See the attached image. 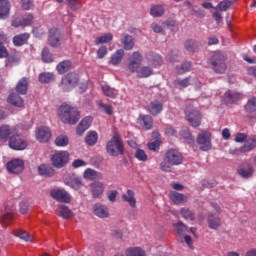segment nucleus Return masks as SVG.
<instances>
[{"mask_svg":"<svg viewBox=\"0 0 256 256\" xmlns=\"http://www.w3.org/2000/svg\"><path fill=\"white\" fill-rule=\"evenodd\" d=\"M142 63L143 55L139 52H134L129 59L128 71H130V73H137V77L140 79H147V77H151V75H153V68L149 66L141 67Z\"/></svg>","mask_w":256,"mask_h":256,"instance_id":"f257e3e1","label":"nucleus"},{"mask_svg":"<svg viewBox=\"0 0 256 256\" xmlns=\"http://www.w3.org/2000/svg\"><path fill=\"white\" fill-rule=\"evenodd\" d=\"M58 117L64 125H77V123H79V119H81V114L77 107L63 103L58 108Z\"/></svg>","mask_w":256,"mask_h":256,"instance_id":"f03ea898","label":"nucleus"},{"mask_svg":"<svg viewBox=\"0 0 256 256\" xmlns=\"http://www.w3.org/2000/svg\"><path fill=\"white\" fill-rule=\"evenodd\" d=\"M183 163V155L175 149H170L164 156V161L161 162L160 167L166 173L171 171V165H181Z\"/></svg>","mask_w":256,"mask_h":256,"instance_id":"7ed1b4c3","label":"nucleus"},{"mask_svg":"<svg viewBox=\"0 0 256 256\" xmlns=\"http://www.w3.org/2000/svg\"><path fill=\"white\" fill-rule=\"evenodd\" d=\"M106 151L111 157H119L125 153V145L119 134H115L106 144Z\"/></svg>","mask_w":256,"mask_h":256,"instance_id":"20e7f679","label":"nucleus"},{"mask_svg":"<svg viewBox=\"0 0 256 256\" xmlns=\"http://www.w3.org/2000/svg\"><path fill=\"white\" fill-rule=\"evenodd\" d=\"M77 83H79V74L70 72L62 78L59 87L62 91L69 93V91L77 87Z\"/></svg>","mask_w":256,"mask_h":256,"instance_id":"39448f33","label":"nucleus"},{"mask_svg":"<svg viewBox=\"0 0 256 256\" xmlns=\"http://www.w3.org/2000/svg\"><path fill=\"white\" fill-rule=\"evenodd\" d=\"M52 165L56 167V169H61L69 163V153L65 150L57 151L51 157Z\"/></svg>","mask_w":256,"mask_h":256,"instance_id":"423d86ee","label":"nucleus"},{"mask_svg":"<svg viewBox=\"0 0 256 256\" xmlns=\"http://www.w3.org/2000/svg\"><path fill=\"white\" fill-rule=\"evenodd\" d=\"M211 65L216 73H225L227 65L225 64V56L221 52H215L211 58Z\"/></svg>","mask_w":256,"mask_h":256,"instance_id":"0eeeda50","label":"nucleus"},{"mask_svg":"<svg viewBox=\"0 0 256 256\" xmlns=\"http://www.w3.org/2000/svg\"><path fill=\"white\" fill-rule=\"evenodd\" d=\"M8 145L10 149H14V151H23L24 149H27V141H25V139L19 135L18 130L16 131V134L10 136Z\"/></svg>","mask_w":256,"mask_h":256,"instance_id":"6e6552de","label":"nucleus"},{"mask_svg":"<svg viewBox=\"0 0 256 256\" xmlns=\"http://www.w3.org/2000/svg\"><path fill=\"white\" fill-rule=\"evenodd\" d=\"M185 114L188 123H190L192 127H199V125H201V113H199V110L189 106L186 108Z\"/></svg>","mask_w":256,"mask_h":256,"instance_id":"1a4fd4ad","label":"nucleus"},{"mask_svg":"<svg viewBox=\"0 0 256 256\" xmlns=\"http://www.w3.org/2000/svg\"><path fill=\"white\" fill-rule=\"evenodd\" d=\"M6 169L8 173L19 175V173H23V170L25 169V162L19 158L12 159L7 162Z\"/></svg>","mask_w":256,"mask_h":256,"instance_id":"9d476101","label":"nucleus"},{"mask_svg":"<svg viewBox=\"0 0 256 256\" xmlns=\"http://www.w3.org/2000/svg\"><path fill=\"white\" fill-rule=\"evenodd\" d=\"M50 196L52 197V199L60 201L61 203H71V195H69V193H67V191L63 189H52L50 191Z\"/></svg>","mask_w":256,"mask_h":256,"instance_id":"9b49d317","label":"nucleus"},{"mask_svg":"<svg viewBox=\"0 0 256 256\" xmlns=\"http://www.w3.org/2000/svg\"><path fill=\"white\" fill-rule=\"evenodd\" d=\"M35 135L39 143H49L51 140V129L46 126H40L36 129Z\"/></svg>","mask_w":256,"mask_h":256,"instance_id":"f8f14e48","label":"nucleus"},{"mask_svg":"<svg viewBox=\"0 0 256 256\" xmlns=\"http://www.w3.org/2000/svg\"><path fill=\"white\" fill-rule=\"evenodd\" d=\"M13 219V209H11V207L6 206L0 211V223L2 227H7L8 225H11Z\"/></svg>","mask_w":256,"mask_h":256,"instance_id":"ddd939ff","label":"nucleus"},{"mask_svg":"<svg viewBox=\"0 0 256 256\" xmlns=\"http://www.w3.org/2000/svg\"><path fill=\"white\" fill-rule=\"evenodd\" d=\"M197 143L202 151H209L211 149V134L209 132L200 133L197 137Z\"/></svg>","mask_w":256,"mask_h":256,"instance_id":"4468645a","label":"nucleus"},{"mask_svg":"<svg viewBox=\"0 0 256 256\" xmlns=\"http://www.w3.org/2000/svg\"><path fill=\"white\" fill-rule=\"evenodd\" d=\"M31 23H33V14H26L24 16L14 18L12 20V27H28Z\"/></svg>","mask_w":256,"mask_h":256,"instance_id":"2eb2a0df","label":"nucleus"},{"mask_svg":"<svg viewBox=\"0 0 256 256\" xmlns=\"http://www.w3.org/2000/svg\"><path fill=\"white\" fill-rule=\"evenodd\" d=\"M12 135H17V127H10L9 125L0 126L1 141H9Z\"/></svg>","mask_w":256,"mask_h":256,"instance_id":"dca6fc26","label":"nucleus"},{"mask_svg":"<svg viewBox=\"0 0 256 256\" xmlns=\"http://www.w3.org/2000/svg\"><path fill=\"white\" fill-rule=\"evenodd\" d=\"M48 43L51 47H59V45H61V33H59L57 28L50 29Z\"/></svg>","mask_w":256,"mask_h":256,"instance_id":"f3484780","label":"nucleus"},{"mask_svg":"<svg viewBox=\"0 0 256 256\" xmlns=\"http://www.w3.org/2000/svg\"><path fill=\"white\" fill-rule=\"evenodd\" d=\"M92 123H93L92 117L86 116L85 118H83L76 127V134L79 136L83 135L85 131H87V129L91 127Z\"/></svg>","mask_w":256,"mask_h":256,"instance_id":"a211bd4d","label":"nucleus"},{"mask_svg":"<svg viewBox=\"0 0 256 256\" xmlns=\"http://www.w3.org/2000/svg\"><path fill=\"white\" fill-rule=\"evenodd\" d=\"M93 213L99 219H107L109 217V208L106 205L97 203L93 206Z\"/></svg>","mask_w":256,"mask_h":256,"instance_id":"6ab92c4d","label":"nucleus"},{"mask_svg":"<svg viewBox=\"0 0 256 256\" xmlns=\"http://www.w3.org/2000/svg\"><path fill=\"white\" fill-rule=\"evenodd\" d=\"M137 123L142 129L147 131L153 127V118L150 115L140 114Z\"/></svg>","mask_w":256,"mask_h":256,"instance_id":"aec40b11","label":"nucleus"},{"mask_svg":"<svg viewBox=\"0 0 256 256\" xmlns=\"http://www.w3.org/2000/svg\"><path fill=\"white\" fill-rule=\"evenodd\" d=\"M56 213H58L59 217H61L62 219L69 220L73 218V211L64 204H59L57 206Z\"/></svg>","mask_w":256,"mask_h":256,"instance_id":"412c9836","label":"nucleus"},{"mask_svg":"<svg viewBox=\"0 0 256 256\" xmlns=\"http://www.w3.org/2000/svg\"><path fill=\"white\" fill-rule=\"evenodd\" d=\"M146 109L151 115H159L163 111V104L159 100H153L147 105Z\"/></svg>","mask_w":256,"mask_h":256,"instance_id":"4be33fe9","label":"nucleus"},{"mask_svg":"<svg viewBox=\"0 0 256 256\" xmlns=\"http://www.w3.org/2000/svg\"><path fill=\"white\" fill-rule=\"evenodd\" d=\"M91 193L94 199H99L101 195L105 192V186L102 182H93L90 185Z\"/></svg>","mask_w":256,"mask_h":256,"instance_id":"5701e85b","label":"nucleus"},{"mask_svg":"<svg viewBox=\"0 0 256 256\" xmlns=\"http://www.w3.org/2000/svg\"><path fill=\"white\" fill-rule=\"evenodd\" d=\"M11 11L9 0H0V19H7Z\"/></svg>","mask_w":256,"mask_h":256,"instance_id":"b1692460","label":"nucleus"},{"mask_svg":"<svg viewBox=\"0 0 256 256\" xmlns=\"http://www.w3.org/2000/svg\"><path fill=\"white\" fill-rule=\"evenodd\" d=\"M123 201H126L132 209L137 207V199H135V192L133 190H127L126 194L122 195Z\"/></svg>","mask_w":256,"mask_h":256,"instance_id":"393cba45","label":"nucleus"},{"mask_svg":"<svg viewBox=\"0 0 256 256\" xmlns=\"http://www.w3.org/2000/svg\"><path fill=\"white\" fill-rule=\"evenodd\" d=\"M16 93L19 95H27V89H29V80L22 78L16 85Z\"/></svg>","mask_w":256,"mask_h":256,"instance_id":"a878e982","label":"nucleus"},{"mask_svg":"<svg viewBox=\"0 0 256 256\" xmlns=\"http://www.w3.org/2000/svg\"><path fill=\"white\" fill-rule=\"evenodd\" d=\"M103 95H105V97H110V99H115V97H117V95H119V90L109 86L108 84H103L101 86Z\"/></svg>","mask_w":256,"mask_h":256,"instance_id":"bb28decb","label":"nucleus"},{"mask_svg":"<svg viewBox=\"0 0 256 256\" xmlns=\"http://www.w3.org/2000/svg\"><path fill=\"white\" fill-rule=\"evenodd\" d=\"M121 43L126 51H131L135 47V40L129 34H124Z\"/></svg>","mask_w":256,"mask_h":256,"instance_id":"cd10ccee","label":"nucleus"},{"mask_svg":"<svg viewBox=\"0 0 256 256\" xmlns=\"http://www.w3.org/2000/svg\"><path fill=\"white\" fill-rule=\"evenodd\" d=\"M7 102L10 105H13L14 107H23L24 102H23V98H21L18 94L16 93H11L8 96Z\"/></svg>","mask_w":256,"mask_h":256,"instance_id":"c85d7f7f","label":"nucleus"},{"mask_svg":"<svg viewBox=\"0 0 256 256\" xmlns=\"http://www.w3.org/2000/svg\"><path fill=\"white\" fill-rule=\"evenodd\" d=\"M73 67V63L70 60H64L56 66V70L59 75H64Z\"/></svg>","mask_w":256,"mask_h":256,"instance_id":"c756f323","label":"nucleus"},{"mask_svg":"<svg viewBox=\"0 0 256 256\" xmlns=\"http://www.w3.org/2000/svg\"><path fill=\"white\" fill-rule=\"evenodd\" d=\"M29 37H30L29 33L16 35L13 38V44L15 45V47H21L25 45L27 41H29Z\"/></svg>","mask_w":256,"mask_h":256,"instance_id":"7c9ffc66","label":"nucleus"},{"mask_svg":"<svg viewBox=\"0 0 256 256\" xmlns=\"http://www.w3.org/2000/svg\"><path fill=\"white\" fill-rule=\"evenodd\" d=\"M125 56V50L119 49L110 57L111 65H119L121 61H123V57Z\"/></svg>","mask_w":256,"mask_h":256,"instance_id":"2f4dec72","label":"nucleus"},{"mask_svg":"<svg viewBox=\"0 0 256 256\" xmlns=\"http://www.w3.org/2000/svg\"><path fill=\"white\" fill-rule=\"evenodd\" d=\"M169 198L172 203H175L176 205H179L180 203H185L187 201V197L179 192H170Z\"/></svg>","mask_w":256,"mask_h":256,"instance_id":"473e14b6","label":"nucleus"},{"mask_svg":"<svg viewBox=\"0 0 256 256\" xmlns=\"http://www.w3.org/2000/svg\"><path fill=\"white\" fill-rule=\"evenodd\" d=\"M241 99V94L228 90L224 95V101L225 103H235L236 101H239Z\"/></svg>","mask_w":256,"mask_h":256,"instance_id":"72a5a7b5","label":"nucleus"},{"mask_svg":"<svg viewBox=\"0 0 256 256\" xmlns=\"http://www.w3.org/2000/svg\"><path fill=\"white\" fill-rule=\"evenodd\" d=\"M13 233L15 237L22 239V241H26V243H32L33 241V236L29 235V233L23 229H17Z\"/></svg>","mask_w":256,"mask_h":256,"instance_id":"f704fd0d","label":"nucleus"},{"mask_svg":"<svg viewBox=\"0 0 256 256\" xmlns=\"http://www.w3.org/2000/svg\"><path fill=\"white\" fill-rule=\"evenodd\" d=\"M99 139V135L96 131H90L87 133L85 138L86 145H89L90 147H93V145L97 144V141Z\"/></svg>","mask_w":256,"mask_h":256,"instance_id":"c9c22d12","label":"nucleus"},{"mask_svg":"<svg viewBox=\"0 0 256 256\" xmlns=\"http://www.w3.org/2000/svg\"><path fill=\"white\" fill-rule=\"evenodd\" d=\"M84 179H88V181H95V179H99L101 177V173L91 169L87 168L83 173Z\"/></svg>","mask_w":256,"mask_h":256,"instance_id":"e433bc0d","label":"nucleus"},{"mask_svg":"<svg viewBox=\"0 0 256 256\" xmlns=\"http://www.w3.org/2000/svg\"><path fill=\"white\" fill-rule=\"evenodd\" d=\"M256 147V136L248 139L243 147L240 148L241 153H248V151H252Z\"/></svg>","mask_w":256,"mask_h":256,"instance_id":"4c0bfd02","label":"nucleus"},{"mask_svg":"<svg viewBox=\"0 0 256 256\" xmlns=\"http://www.w3.org/2000/svg\"><path fill=\"white\" fill-rule=\"evenodd\" d=\"M126 256H147L141 247H130L125 251Z\"/></svg>","mask_w":256,"mask_h":256,"instance_id":"58836bf2","label":"nucleus"},{"mask_svg":"<svg viewBox=\"0 0 256 256\" xmlns=\"http://www.w3.org/2000/svg\"><path fill=\"white\" fill-rule=\"evenodd\" d=\"M148 63L151 67H160L161 63H163V59L159 54H151L148 56Z\"/></svg>","mask_w":256,"mask_h":256,"instance_id":"ea45409f","label":"nucleus"},{"mask_svg":"<svg viewBox=\"0 0 256 256\" xmlns=\"http://www.w3.org/2000/svg\"><path fill=\"white\" fill-rule=\"evenodd\" d=\"M165 14V7L163 5H153L150 8V15L152 17H161Z\"/></svg>","mask_w":256,"mask_h":256,"instance_id":"a19ab883","label":"nucleus"},{"mask_svg":"<svg viewBox=\"0 0 256 256\" xmlns=\"http://www.w3.org/2000/svg\"><path fill=\"white\" fill-rule=\"evenodd\" d=\"M38 173L43 177H51V175H53V168H51L49 165L41 164L38 167Z\"/></svg>","mask_w":256,"mask_h":256,"instance_id":"79ce46f5","label":"nucleus"},{"mask_svg":"<svg viewBox=\"0 0 256 256\" xmlns=\"http://www.w3.org/2000/svg\"><path fill=\"white\" fill-rule=\"evenodd\" d=\"M238 173L241 177H244L245 179H247L251 177V175H253V167H251V165L241 166L238 169Z\"/></svg>","mask_w":256,"mask_h":256,"instance_id":"37998d69","label":"nucleus"},{"mask_svg":"<svg viewBox=\"0 0 256 256\" xmlns=\"http://www.w3.org/2000/svg\"><path fill=\"white\" fill-rule=\"evenodd\" d=\"M40 83H51L55 81V74L51 72L41 73L38 77Z\"/></svg>","mask_w":256,"mask_h":256,"instance_id":"c03bdc74","label":"nucleus"},{"mask_svg":"<svg viewBox=\"0 0 256 256\" xmlns=\"http://www.w3.org/2000/svg\"><path fill=\"white\" fill-rule=\"evenodd\" d=\"M55 145L56 147H67L69 145V136L67 135H59L55 139Z\"/></svg>","mask_w":256,"mask_h":256,"instance_id":"a18cd8bd","label":"nucleus"},{"mask_svg":"<svg viewBox=\"0 0 256 256\" xmlns=\"http://www.w3.org/2000/svg\"><path fill=\"white\" fill-rule=\"evenodd\" d=\"M113 41V35L111 33L104 34L100 37H97L94 40L95 45H103V43H110Z\"/></svg>","mask_w":256,"mask_h":256,"instance_id":"49530a36","label":"nucleus"},{"mask_svg":"<svg viewBox=\"0 0 256 256\" xmlns=\"http://www.w3.org/2000/svg\"><path fill=\"white\" fill-rule=\"evenodd\" d=\"M7 41V37L5 34L0 33V59H5L9 53L7 52V48L3 46V43Z\"/></svg>","mask_w":256,"mask_h":256,"instance_id":"de8ad7c7","label":"nucleus"},{"mask_svg":"<svg viewBox=\"0 0 256 256\" xmlns=\"http://www.w3.org/2000/svg\"><path fill=\"white\" fill-rule=\"evenodd\" d=\"M66 185L77 191L83 187V182L81 181V178H72L69 181H66Z\"/></svg>","mask_w":256,"mask_h":256,"instance_id":"09e8293b","label":"nucleus"},{"mask_svg":"<svg viewBox=\"0 0 256 256\" xmlns=\"http://www.w3.org/2000/svg\"><path fill=\"white\" fill-rule=\"evenodd\" d=\"M208 224L210 229H219V227H221V219L213 217V215H209Z\"/></svg>","mask_w":256,"mask_h":256,"instance_id":"8fccbe9b","label":"nucleus"},{"mask_svg":"<svg viewBox=\"0 0 256 256\" xmlns=\"http://www.w3.org/2000/svg\"><path fill=\"white\" fill-rule=\"evenodd\" d=\"M134 157H136V159L138 161H142V163H145V161H147V159H149V156L147 155L145 150H143L141 148H136V152L134 154Z\"/></svg>","mask_w":256,"mask_h":256,"instance_id":"3c124183","label":"nucleus"},{"mask_svg":"<svg viewBox=\"0 0 256 256\" xmlns=\"http://www.w3.org/2000/svg\"><path fill=\"white\" fill-rule=\"evenodd\" d=\"M232 5H233L232 1L223 0L214 9H216L217 11H227V9H229V7H231Z\"/></svg>","mask_w":256,"mask_h":256,"instance_id":"603ef678","label":"nucleus"},{"mask_svg":"<svg viewBox=\"0 0 256 256\" xmlns=\"http://www.w3.org/2000/svg\"><path fill=\"white\" fill-rule=\"evenodd\" d=\"M180 213L186 221H193L195 219V214L189 208H182Z\"/></svg>","mask_w":256,"mask_h":256,"instance_id":"864d4df0","label":"nucleus"},{"mask_svg":"<svg viewBox=\"0 0 256 256\" xmlns=\"http://www.w3.org/2000/svg\"><path fill=\"white\" fill-rule=\"evenodd\" d=\"M245 109L247 113H254V111H256V97L248 100L247 104L245 105Z\"/></svg>","mask_w":256,"mask_h":256,"instance_id":"5fc2aeb1","label":"nucleus"},{"mask_svg":"<svg viewBox=\"0 0 256 256\" xmlns=\"http://www.w3.org/2000/svg\"><path fill=\"white\" fill-rule=\"evenodd\" d=\"M66 5L71 11H79L81 2L79 0H66Z\"/></svg>","mask_w":256,"mask_h":256,"instance_id":"6e6d98bb","label":"nucleus"},{"mask_svg":"<svg viewBox=\"0 0 256 256\" xmlns=\"http://www.w3.org/2000/svg\"><path fill=\"white\" fill-rule=\"evenodd\" d=\"M42 60L44 63H53V54L49 52V49L44 48L42 50Z\"/></svg>","mask_w":256,"mask_h":256,"instance_id":"4d7b16f0","label":"nucleus"},{"mask_svg":"<svg viewBox=\"0 0 256 256\" xmlns=\"http://www.w3.org/2000/svg\"><path fill=\"white\" fill-rule=\"evenodd\" d=\"M20 4L25 11H31V9L35 8V2L33 0H21Z\"/></svg>","mask_w":256,"mask_h":256,"instance_id":"13d9d810","label":"nucleus"},{"mask_svg":"<svg viewBox=\"0 0 256 256\" xmlns=\"http://www.w3.org/2000/svg\"><path fill=\"white\" fill-rule=\"evenodd\" d=\"M72 167H74V169H79V167H87V162L83 159H76L72 162Z\"/></svg>","mask_w":256,"mask_h":256,"instance_id":"bf43d9fd","label":"nucleus"},{"mask_svg":"<svg viewBox=\"0 0 256 256\" xmlns=\"http://www.w3.org/2000/svg\"><path fill=\"white\" fill-rule=\"evenodd\" d=\"M100 107L106 115H113V106L109 104L100 103Z\"/></svg>","mask_w":256,"mask_h":256,"instance_id":"052dcab7","label":"nucleus"},{"mask_svg":"<svg viewBox=\"0 0 256 256\" xmlns=\"http://www.w3.org/2000/svg\"><path fill=\"white\" fill-rule=\"evenodd\" d=\"M117 195H119V192L117 190H111L108 193V200L110 201V203H115V201H117Z\"/></svg>","mask_w":256,"mask_h":256,"instance_id":"680f3d73","label":"nucleus"},{"mask_svg":"<svg viewBox=\"0 0 256 256\" xmlns=\"http://www.w3.org/2000/svg\"><path fill=\"white\" fill-rule=\"evenodd\" d=\"M159 147H160L159 140H155L154 142L148 143V149H150V151H159Z\"/></svg>","mask_w":256,"mask_h":256,"instance_id":"e2e57ef3","label":"nucleus"},{"mask_svg":"<svg viewBox=\"0 0 256 256\" xmlns=\"http://www.w3.org/2000/svg\"><path fill=\"white\" fill-rule=\"evenodd\" d=\"M177 83L180 87H189V85L193 84V80L191 78H186L183 80H177Z\"/></svg>","mask_w":256,"mask_h":256,"instance_id":"0e129e2a","label":"nucleus"},{"mask_svg":"<svg viewBox=\"0 0 256 256\" xmlns=\"http://www.w3.org/2000/svg\"><path fill=\"white\" fill-rule=\"evenodd\" d=\"M107 55V46H101L97 51L98 59H103Z\"/></svg>","mask_w":256,"mask_h":256,"instance_id":"69168bd1","label":"nucleus"},{"mask_svg":"<svg viewBox=\"0 0 256 256\" xmlns=\"http://www.w3.org/2000/svg\"><path fill=\"white\" fill-rule=\"evenodd\" d=\"M236 143H245L247 141V134L245 133H238L235 137Z\"/></svg>","mask_w":256,"mask_h":256,"instance_id":"338daca9","label":"nucleus"},{"mask_svg":"<svg viewBox=\"0 0 256 256\" xmlns=\"http://www.w3.org/2000/svg\"><path fill=\"white\" fill-rule=\"evenodd\" d=\"M191 70V62H185L182 64L181 69L178 71V73H187V71Z\"/></svg>","mask_w":256,"mask_h":256,"instance_id":"774afa93","label":"nucleus"}]
</instances>
